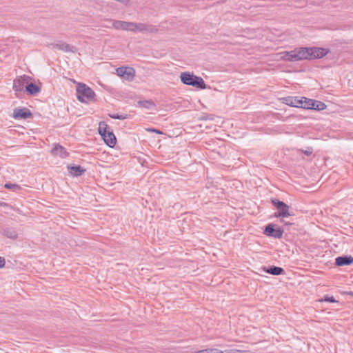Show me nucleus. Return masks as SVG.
Returning <instances> with one entry per match:
<instances>
[{
    "instance_id": "obj_1",
    "label": "nucleus",
    "mask_w": 353,
    "mask_h": 353,
    "mask_svg": "<svg viewBox=\"0 0 353 353\" xmlns=\"http://www.w3.org/2000/svg\"><path fill=\"white\" fill-rule=\"evenodd\" d=\"M329 52L328 49L320 47H299L290 52H282L281 57L285 61L295 62L321 59L327 55Z\"/></svg>"
},
{
    "instance_id": "obj_2",
    "label": "nucleus",
    "mask_w": 353,
    "mask_h": 353,
    "mask_svg": "<svg viewBox=\"0 0 353 353\" xmlns=\"http://www.w3.org/2000/svg\"><path fill=\"white\" fill-rule=\"evenodd\" d=\"M180 79L185 85H191L201 90L206 88V84L203 79L200 77L194 75L193 73L189 72H181Z\"/></svg>"
},
{
    "instance_id": "obj_3",
    "label": "nucleus",
    "mask_w": 353,
    "mask_h": 353,
    "mask_svg": "<svg viewBox=\"0 0 353 353\" xmlns=\"http://www.w3.org/2000/svg\"><path fill=\"white\" fill-rule=\"evenodd\" d=\"M95 93L92 88L84 83H79L77 86V99L82 103L95 101Z\"/></svg>"
},
{
    "instance_id": "obj_4",
    "label": "nucleus",
    "mask_w": 353,
    "mask_h": 353,
    "mask_svg": "<svg viewBox=\"0 0 353 353\" xmlns=\"http://www.w3.org/2000/svg\"><path fill=\"white\" fill-rule=\"evenodd\" d=\"M271 202L277 209V212H276L274 214V217L284 218L293 215V214L290 212V206L285 203L283 201L276 199H272Z\"/></svg>"
},
{
    "instance_id": "obj_5",
    "label": "nucleus",
    "mask_w": 353,
    "mask_h": 353,
    "mask_svg": "<svg viewBox=\"0 0 353 353\" xmlns=\"http://www.w3.org/2000/svg\"><path fill=\"white\" fill-rule=\"evenodd\" d=\"M283 232L284 230L281 227L273 223L268 224L263 231L265 235L275 239H281Z\"/></svg>"
},
{
    "instance_id": "obj_6",
    "label": "nucleus",
    "mask_w": 353,
    "mask_h": 353,
    "mask_svg": "<svg viewBox=\"0 0 353 353\" xmlns=\"http://www.w3.org/2000/svg\"><path fill=\"white\" fill-rule=\"evenodd\" d=\"M30 79V77L25 74L16 78L13 82V90L16 92H23Z\"/></svg>"
},
{
    "instance_id": "obj_7",
    "label": "nucleus",
    "mask_w": 353,
    "mask_h": 353,
    "mask_svg": "<svg viewBox=\"0 0 353 353\" xmlns=\"http://www.w3.org/2000/svg\"><path fill=\"white\" fill-rule=\"evenodd\" d=\"M117 74L128 81H132L135 76V70L132 67H119L117 70Z\"/></svg>"
},
{
    "instance_id": "obj_8",
    "label": "nucleus",
    "mask_w": 353,
    "mask_h": 353,
    "mask_svg": "<svg viewBox=\"0 0 353 353\" xmlns=\"http://www.w3.org/2000/svg\"><path fill=\"white\" fill-rule=\"evenodd\" d=\"M132 32H149L153 33L157 32L158 29L153 25H150L143 23H134Z\"/></svg>"
},
{
    "instance_id": "obj_9",
    "label": "nucleus",
    "mask_w": 353,
    "mask_h": 353,
    "mask_svg": "<svg viewBox=\"0 0 353 353\" xmlns=\"http://www.w3.org/2000/svg\"><path fill=\"white\" fill-rule=\"evenodd\" d=\"M12 117L15 119H26L32 117L31 111L26 108H15L13 110Z\"/></svg>"
},
{
    "instance_id": "obj_10",
    "label": "nucleus",
    "mask_w": 353,
    "mask_h": 353,
    "mask_svg": "<svg viewBox=\"0 0 353 353\" xmlns=\"http://www.w3.org/2000/svg\"><path fill=\"white\" fill-rule=\"evenodd\" d=\"M133 22H128L123 21H117L115 20L112 22V26L117 30H123L128 31H133Z\"/></svg>"
},
{
    "instance_id": "obj_11",
    "label": "nucleus",
    "mask_w": 353,
    "mask_h": 353,
    "mask_svg": "<svg viewBox=\"0 0 353 353\" xmlns=\"http://www.w3.org/2000/svg\"><path fill=\"white\" fill-rule=\"evenodd\" d=\"M51 154L63 159L69 156V152L65 148L58 143L54 144V147L51 150Z\"/></svg>"
},
{
    "instance_id": "obj_12",
    "label": "nucleus",
    "mask_w": 353,
    "mask_h": 353,
    "mask_svg": "<svg viewBox=\"0 0 353 353\" xmlns=\"http://www.w3.org/2000/svg\"><path fill=\"white\" fill-rule=\"evenodd\" d=\"M52 46L53 48H57L59 50L63 52H75L77 51V48L74 46H71L65 42L60 41L57 43H52Z\"/></svg>"
},
{
    "instance_id": "obj_13",
    "label": "nucleus",
    "mask_w": 353,
    "mask_h": 353,
    "mask_svg": "<svg viewBox=\"0 0 353 353\" xmlns=\"http://www.w3.org/2000/svg\"><path fill=\"white\" fill-rule=\"evenodd\" d=\"M0 232L4 236L12 240H15L18 238L17 231L12 227L3 228Z\"/></svg>"
},
{
    "instance_id": "obj_14",
    "label": "nucleus",
    "mask_w": 353,
    "mask_h": 353,
    "mask_svg": "<svg viewBox=\"0 0 353 353\" xmlns=\"http://www.w3.org/2000/svg\"><path fill=\"white\" fill-rule=\"evenodd\" d=\"M283 102L290 106L300 108L301 103V97H287L283 98Z\"/></svg>"
},
{
    "instance_id": "obj_15",
    "label": "nucleus",
    "mask_w": 353,
    "mask_h": 353,
    "mask_svg": "<svg viewBox=\"0 0 353 353\" xmlns=\"http://www.w3.org/2000/svg\"><path fill=\"white\" fill-rule=\"evenodd\" d=\"M352 263H353V256H338L335 259V265L336 266L348 265Z\"/></svg>"
},
{
    "instance_id": "obj_16",
    "label": "nucleus",
    "mask_w": 353,
    "mask_h": 353,
    "mask_svg": "<svg viewBox=\"0 0 353 353\" xmlns=\"http://www.w3.org/2000/svg\"><path fill=\"white\" fill-rule=\"evenodd\" d=\"M263 270L265 272H267L270 274H272V275H274V276H279V275L283 274L285 272L283 268H282L281 267L274 266V265L269 266L267 268L265 267L263 268Z\"/></svg>"
},
{
    "instance_id": "obj_17",
    "label": "nucleus",
    "mask_w": 353,
    "mask_h": 353,
    "mask_svg": "<svg viewBox=\"0 0 353 353\" xmlns=\"http://www.w3.org/2000/svg\"><path fill=\"white\" fill-rule=\"evenodd\" d=\"M26 91L30 95H35L40 92L41 88L34 83H28L26 85Z\"/></svg>"
},
{
    "instance_id": "obj_18",
    "label": "nucleus",
    "mask_w": 353,
    "mask_h": 353,
    "mask_svg": "<svg viewBox=\"0 0 353 353\" xmlns=\"http://www.w3.org/2000/svg\"><path fill=\"white\" fill-rule=\"evenodd\" d=\"M68 168L70 173L74 176H81L85 172V169L80 165H70L68 166Z\"/></svg>"
},
{
    "instance_id": "obj_19",
    "label": "nucleus",
    "mask_w": 353,
    "mask_h": 353,
    "mask_svg": "<svg viewBox=\"0 0 353 353\" xmlns=\"http://www.w3.org/2000/svg\"><path fill=\"white\" fill-rule=\"evenodd\" d=\"M105 143L110 147H114L117 143V139L112 132H109L103 137Z\"/></svg>"
},
{
    "instance_id": "obj_20",
    "label": "nucleus",
    "mask_w": 353,
    "mask_h": 353,
    "mask_svg": "<svg viewBox=\"0 0 353 353\" xmlns=\"http://www.w3.org/2000/svg\"><path fill=\"white\" fill-rule=\"evenodd\" d=\"M139 108L150 110L156 106L155 103L152 100H140L137 102Z\"/></svg>"
},
{
    "instance_id": "obj_21",
    "label": "nucleus",
    "mask_w": 353,
    "mask_h": 353,
    "mask_svg": "<svg viewBox=\"0 0 353 353\" xmlns=\"http://www.w3.org/2000/svg\"><path fill=\"white\" fill-rule=\"evenodd\" d=\"M301 103L300 108L304 109H311L314 105V99L301 97Z\"/></svg>"
},
{
    "instance_id": "obj_22",
    "label": "nucleus",
    "mask_w": 353,
    "mask_h": 353,
    "mask_svg": "<svg viewBox=\"0 0 353 353\" xmlns=\"http://www.w3.org/2000/svg\"><path fill=\"white\" fill-rule=\"evenodd\" d=\"M108 125L105 123V122H100L99 126V132L101 135L102 137H104V135H106L107 133H109V130H108Z\"/></svg>"
},
{
    "instance_id": "obj_23",
    "label": "nucleus",
    "mask_w": 353,
    "mask_h": 353,
    "mask_svg": "<svg viewBox=\"0 0 353 353\" xmlns=\"http://www.w3.org/2000/svg\"><path fill=\"white\" fill-rule=\"evenodd\" d=\"M325 108L326 105L324 103L314 100V105L311 109L315 110H323Z\"/></svg>"
},
{
    "instance_id": "obj_24",
    "label": "nucleus",
    "mask_w": 353,
    "mask_h": 353,
    "mask_svg": "<svg viewBox=\"0 0 353 353\" xmlns=\"http://www.w3.org/2000/svg\"><path fill=\"white\" fill-rule=\"evenodd\" d=\"M4 187L6 189L12 190L14 192H17V191L21 190V187L19 185L13 184V183H5Z\"/></svg>"
},
{
    "instance_id": "obj_25",
    "label": "nucleus",
    "mask_w": 353,
    "mask_h": 353,
    "mask_svg": "<svg viewBox=\"0 0 353 353\" xmlns=\"http://www.w3.org/2000/svg\"><path fill=\"white\" fill-rule=\"evenodd\" d=\"M109 117L114 119L124 120L128 118L127 114H119L118 113L109 114Z\"/></svg>"
},
{
    "instance_id": "obj_26",
    "label": "nucleus",
    "mask_w": 353,
    "mask_h": 353,
    "mask_svg": "<svg viewBox=\"0 0 353 353\" xmlns=\"http://www.w3.org/2000/svg\"><path fill=\"white\" fill-rule=\"evenodd\" d=\"M225 353H254L250 350H228L225 351Z\"/></svg>"
},
{
    "instance_id": "obj_27",
    "label": "nucleus",
    "mask_w": 353,
    "mask_h": 353,
    "mask_svg": "<svg viewBox=\"0 0 353 353\" xmlns=\"http://www.w3.org/2000/svg\"><path fill=\"white\" fill-rule=\"evenodd\" d=\"M324 301L330 303H334L336 302L335 299L333 296H325Z\"/></svg>"
},
{
    "instance_id": "obj_28",
    "label": "nucleus",
    "mask_w": 353,
    "mask_h": 353,
    "mask_svg": "<svg viewBox=\"0 0 353 353\" xmlns=\"http://www.w3.org/2000/svg\"><path fill=\"white\" fill-rule=\"evenodd\" d=\"M301 151H302V152H303L307 156H309V155H310L312 153L313 150H312V148H310L307 150H301Z\"/></svg>"
},
{
    "instance_id": "obj_29",
    "label": "nucleus",
    "mask_w": 353,
    "mask_h": 353,
    "mask_svg": "<svg viewBox=\"0 0 353 353\" xmlns=\"http://www.w3.org/2000/svg\"><path fill=\"white\" fill-rule=\"evenodd\" d=\"M6 265V261L3 257L0 256V268H2Z\"/></svg>"
},
{
    "instance_id": "obj_30",
    "label": "nucleus",
    "mask_w": 353,
    "mask_h": 353,
    "mask_svg": "<svg viewBox=\"0 0 353 353\" xmlns=\"http://www.w3.org/2000/svg\"><path fill=\"white\" fill-rule=\"evenodd\" d=\"M212 352L211 350L206 349V350H203L197 351L195 353H209V352Z\"/></svg>"
},
{
    "instance_id": "obj_31",
    "label": "nucleus",
    "mask_w": 353,
    "mask_h": 353,
    "mask_svg": "<svg viewBox=\"0 0 353 353\" xmlns=\"http://www.w3.org/2000/svg\"><path fill=\"white\" fill-rule=\"evenodd\" d=\"M211 350V352H209V353H225V352H222L218 349H210Z\"/></svg>"
},
{
    "instance_id": "obj_32",
    "label": "nucleus",
    "mask_w": 353,
    "mask_h": 353,
    "mask_svg": "<svg viewBox=\"0 0 353 353\" xmlns=\"http://www.w3.org/2000/svg\"><path fill=\"white\" fill-rule=\"evenodd\" d=\"M280 222L283 223L285 225H292V223L285 221L283 219H281Z\"/></svg>"
},
{
    "instance_id": "obj_33",
    "label": "nucleus",
    "mask_w": 353,
    "mask_h": 353,
    "mask_svg": "<svg viewBox=\"0 0 353 353\" xmlns=\"http://www.w3.org/2000/svg\"><path fill=\"white\" fill-rule=\"evenodd\" d=\"M149 131H151V132H154L157 134H162V132L161 131H159V130H155V129H148Z\"/></svg>"
},
{
    "instance_id": "obj_34",
    "label": "nucleus",
    "mask_w": 353,
    "mask_h": 353,
    "mask_svg": "<svg viewBox=\"0 0 353 353\" xmlns=\"http://www.w3.org/2000/svg\"><path fill=\"white\" fill-rule=\"evenodd\" d=\"M345 293L353 296V292H345Z\"/></svg>"
}]
</instances>
